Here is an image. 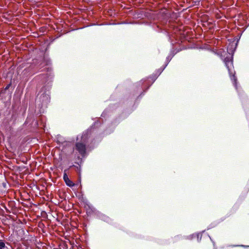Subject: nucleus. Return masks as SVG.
Masks as SVG:
<instances>
[{"label":"nucleus","instance_id":"1","mask_svg":"<svg viewBox=\"0 0 249 249\" xmlns=\"http://www.w3.org/2000/svg\"><path fill=\"white\" fill-rule=\"evenodd\" d=\"M88 138V133H84L81 137V142H77L75 144V149L81 155H83L86 152V143L87 142Z\"/></svg>","mask_w":249,"mask_h":249},{"label":"nucleus","instance_id":"2","mask_svg":"<svg viewBox=\"0 0 249 249\" xmlns=\"http://www.w3.org/2000/svg\"><path fill=\"white\" fill-rule=\"evenodd\" d=\"M225 65L229 71V74L231 76L232 75L231 78V80H233L234 84L236 83V79L234 76V72L233 71V62L231 59L226 57L224 60Z\"/></svg>","mask_w":249,"mask_h":249},{"label":"nucleus","instance_id":"3","mask_svg":"<svg viewBox=\"0 0 249 249\" xmlns=\"http://www.w3.org/2000/svg\"><path fill=\"white\" fill-rule=\"evenodd\" d=\"M63 179L66 183V184L69 187H72L74 186V184L68 178L67 173H66V171H64V175H63Z\"/></svg>","mask_w":249,"mask_h":249},{"label":"nucleus","instance_id":"4","mask_svg":"<svg viewBox=\"0 0 249 249\" xmlns=\"http://www.w3.org/2000/svg\"><path fill=\"white\" fill-rule=\"evenodd\" d=\"M5 247V243L2 240H0V249H3Z\"/></svg>","mask_w":249,"mask_h":249},{"label":"nucleus","instance_id":"5","mask_svg":"<svg viewBox=\"0 0 249 249\" xmlns=\"http://www.w3.org/2000/svg\"><path fill=\"white\" fill-rule=\"evenodd\" d=\"M9 86H10V85H8V86L6 87L5 89H8L9 88Z\"/></svg>","mask_w":249,"mask_h":249}]
</instances>
